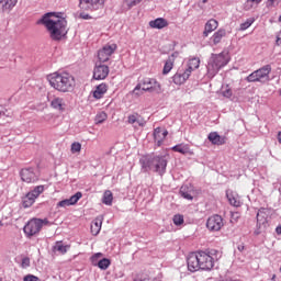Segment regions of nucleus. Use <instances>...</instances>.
I'll use <instances>...</instances> for the list:
<instances>
[{"mask_svg":"<svg viewBox=\"0 0 281 281\" xmlns=\"http://www.w3.org/2000/svg\"><path fill=\"white\" fill-rule=\"evenodd\" d=\"M44 225H49V221L47 218L41 220V218H33L27 222V224L24 226V234L32 238V236H36L43 229Z\"/></svg>","mask_w":281,"mask_h":281,"instance_id":"obj_4","label":"nucleus"},{"mask_svg":"<svg viewBox=\"0 0 281 281\" xmlns=\"http://www.w3.org/2000/svg\"><path fill=\"white\" fill-rule=\"evenodd\" d=\"M254 21H256L254 18H250L246 20L244 23L240 24V31L244 32V30H249L251 25H254Z\"/></svg>","mask_w":281,"mask_h":281,"instance_id":"obj_37","label":"nucleus"},{"mask_svg":"<svg viewBox=\"0 0 281 281\" xmlns=\"http://www.w3.org/2000/svg\"><path fill=\"white\" fill-rule=\"evenodd\" d=\"M269 3H271V5H273V3H276V0H268Z\"/></svg>","mask_w":281,"mask_h":281,"instance_id":"obj_54","label":"nucleus"},{"mask_svg":"<svg viewBox=\"0 0 281 281\" xmlns=\"http://www.w3.org/2000/svg\"><path fill=\"white\" fill-rule=\"evenodd\" d=\"M52 109L56 111H65V100L60 97H56L50 101Z\"/></svg>","mask_w":281,"mask_h":281,"instance_id":"obj_23","label":"nucleus"},{"mask_svg":"<svg viewBox=\"0 0 281 281\" xmlns=\"http://www.w3.org/2000/svg\"><path fill=\"white\" fill-rule=\"evenodd\" d=\"M134 281H143L142 279L139 278H135Z\"/></svg>","mask_w":281,"mask_h":281,"instance_id":"obj_56","label":"nucleus"},{"mask_svg":"<svg viewBox=\"0 0 281 281\" xmlns=\"http://www.w3.org/2000/svg\"><path fill=\"white\" fill-rule=\"evenodd\" d=\"M223 217L221 215H212L206 221V227L209 232H221L223 228Z\"/></svg>","mask_w":281,"mask_h":281,"instance_id":"obj_10","label":"nucleus"},{"mask_svg":"<svg viewBox=\"0 0 281 281\" xmlns=\"http://www.w3.org/2000/svg\"><path fill=\"white\" fill-rule=\"evenodd\" d=\"M132 5L139 3L142 0H128Z\"/></svg>","mask_w":281,"mask_h":281,"instance_id":"obj_51","label":"nucleus"},{"mask_svg":"<svg viewBox=\"0 0 281 281\" xmlns=\"http://www.w3.org/2000/svg\"><path fill=\"white\" fill-rule=\"evenodd\" d=\"M198 258L200 260V269L202 271H210L214 268V260H216V257L207 255L206 251H199Z\"/></svg>","mask_w":281,"mask_h":281,"instance_id":"obj_8","label":"nucleus"},{"mask_svg":"<svg viewBox=\"0 0 281 281\" xmlns=\"http://www.w3.org/2000/svg\"><path fill=\"white\" fill-rule=\"evenodd\" d=\"M35 201H36V200H35L30 193H27V194L22 199V206H23L24 209L32 207V205H34Z\"/></svg>","mask_w":281,"mask_h":281,"instance_id":"obj_28","label":"nucleus"},{"mask_svg":"<svg viewBox=\"0 0 281 281\" xmlns=\"http://www.w3.org/2000/svg\"><path fill=\"white\" fill-rule=\"evenodd\" d=\"M69 249V246L64 245L63 241H56L53 247V251H58L59 254H65Z\"/></svg>","mask_w":281,"mask_h":281,"instance_id":"obj_32","label":"nucleus"},{"mask_svg":"<svg viewBox=\"0 0 281 281\" xmlns=\"http://www.w3.org/2000/svg\"><path fill=\"white\" fill-rule=\"evenodd\" d=\"M280 41H281V38L277 37V45H280Z\"/></svg>","mask_w":281,"mask_h":281,"instance_id":"obj_55","label":"nucleus"},{"mask_svg":"<svg viewBox=\"0 0 281 281\" xmlns=\"http://www.w3.org/2000/svg\"><path fill=\"white\" fill-rule=\"evenodd\" d=\"M183 222H184L183 215H181V214H176V215L173 216V224H176L177 226L183 225Z\"/></svg>","mask_w":281,"mask_h":281,"instance_id":"obj_41","label":"nucleus"},{"mask_svg":"<svg viewBox=\"0 0 281 281\" xmlns=\"http://www.w3.org/2000/svg\"><path fill=\"white\" fill-rule=\"evenodd\" d=\"M207 139L214 146H223V144H225V142H226L225 136H221L216 132L210 133L209 136H207Z\"/></svg>","mask_w":281,"mask_h":281,"instance_id":"obj_16","label":"nucleus"},{"mask_svg":"<svg viewBox=\"0 0 281 281\" xmlns=\"http://www.w3.org/2000/svg\"><path fill=\"white\" fill-rule=\"evenodd\" d=\"M0 227H3V223H1V221H0Z\"/></svg>","mask_w":281,"mask_h":281,"instance_id":"obj_58","label":"nucleus"},{"mask_svg":"<svg viewBox=\"0 0 281 281\" xmlns=\"http://www.w3.org/2000/svg\"><path fill=\"white\" fill-rule=\"evenodd\" d=\"M172 67H175V54L169 56V58L165 63V66H164V69H162V74L165 76H166V74H170V71H172Z\"/></svg>","mask_w":281,"mask_h":281,"instance_id":"obj_25","label":"nucleus"},{"mask_svg":"<svg viewBox=\"0 0 281 281\" xmlns=\"http://www.w3.org/2000/svg\"><path fill=\"white\" fill-rule=\"evenodd\" d=\"M229 63V54L227 53H220L212 55L210 63L207 64V76L210 78H214L225 65Z\"/></svg>","mask_w":281,"mask_h":281,"instance_id":"obj_3","label":"nucleus"},{"mask_svg":"<svg viewBox=\"0 0 281 281\" xmlns=\"http://www.w3.org/2000/svg\"><path fill=\"white\" fill-rule=\"evenodd\" d=\"M149 26L155 30H164V27H168V21L164 18H158L149 22Z\"/></svg>","mask_w":281,"mask_h":281,"instance_id":"obj_21","label":"nucleus"},{"mask_svg":"<svg viewBox=\"0 0 281 281\" xmlns=\"http://www.w3.org/2000/svg\"><path fill=\"white\" fill-rule=\"evenodd\" d=\"M203 3H207V0H203Z\"/></svg>","mask_w":281,"mask_h":281,"instance_id":"obj_59","label":"nucleus"},{"mask_svg":"<svg viewBox=\"0 0 281 281\" xmlns=\"http://www.w3.org/2000/svg\"><path fill=\"white\" fill-rule=\"evenodd\" d=\"M82 150V145L78 142L71 144V153H80Z\"/></svg>","mask_w":281,"mask_h":281,"instance_id":"obj_43","label":"nucleus"},{"mask_svg":"<svg viewBox=\"0 0 281 281\" xmlns=\"http://www.w3.org/2000/svg\"><path fill=\"white\" fill-rule=\"evenodd\" d=\"M187 265H188V269H189V271H191V273L199 271V269H201V263L199 260V252L190 254L189 257L187 258Z\"/></svg>","mask_w":281,"mask_h":281,"instance_id":"obj_12","label":"nucleus"},{"mask_svg":"<svg viewBox=\"0 0 281 281\" xmlns=\"http://www.w3.org/2000/svg\"><path fill=\"white\" fill-rule=\"evenodd\" d=\"M147 166L150 170H154V172L164 175L166 172V166H168V160H166L164 156H155L147 160Z\"/></svg>","mask_w":281,"mask_h":281,"instance_id":"obj_5","label":"nucleus"},{"mask_svg":"<svg viewBox=\"0 0 281 281\" xmlns=\"http://www.w3.org/2000/svg\"><path fill=\"white\" fill-rule=\"evenodd\" d=\"M19 3V0H0V12H10Z\"/></svg>","mask_w":281,"mask_h":281,"instance_id":"obj_19","label":"nucleus"},{"mask_svg":"<svg viewBox=\"0 0 281 281\" xmlns=\"http://www.w3.org/2000/svg\"><path fill=\"white\" fill-rule=\"evenodd\" d=\"M226 196L234 207H240V201H238L234 195L229 194V191H226Z\"/></svg>","mask_w":281,"mask_h":281,"instance_id":"obj_36","label":"nucleus"},{"mask_svg":"<svg viewBox=\"0 0 281 281\" xmlns=\"http://www.w3.org/2000/svg\"><path fill=\"white\" fill-rule=\"evenodd\" d=\"M22 267L25 269L30 267V258L25 257L22 259Z\"/></svg>","mask_w":281,"mask_h":281,"instance_id":"obj_48","label":"nucleus"},{"mask_svg":"<svg viewBox=\"0 0 281 281\" xmlns=\"http://www.w3.org/2000/svg\"><path fill=\"white\" fill-rule=\"evenodd\" d=\"M149 91V93H161V85L155 79H144L142 83L137 85L134 91Z\"/></svg>","mask_w":281,"mask_h":281,"instance_id":"obj_6","label":"nucleus"},{"mask_svg":"<svg viewBox=\"0 0 281 281\" xmlns=\"http://www.w3.org/2000/svg\"><path fill=\"white\" fill-rule=\"evenodd\" d=\"M221 93H222L223 98H232V95H234L229 85H223L221 88Z\"/></svg>","mask_w":281,"mask_h":281,"instance_id":"obj_34","label":"nucleus"},{"mask_svg":"<svg viewBox=\"0 0 281 281\" xmlns=\"http://www.w3.org/2000/svg\"><path fill=\"white\" fill-rule=\"evenodd\" d=\"M80 199H82V193L77 192L75 195L70 196L68 200L71 205H76V203H78V201H80Z\"/></svg>","mask_w":281,"mask_h":281,"instance_id":"obj_38","label":"nucleus"},{"mask_svg":"<svg viewBox=\"0 0 281 281\" xmlns=\"http://www.w3.org/2000/svg\"><path fill=\"white\" fill-rule=\"evenodd\" d=\"M109 66L106 65H95L93 69V79L94 80H105V78L109 76Z\"/></svg>","mask_w":281,"mask_h":281,"instance_id":"obj_14","label":"nucleus"},{"mask_svg":"<svg viewBox=\"0 0 281 281\" xmlns=\"http://www.w3.org/2000/svg\"><path fill=\"white\" fill-rule=\"evenodd\" d=\"M100 258H102V252H97L91 257V262L93 265V267H98V260H100Z\"/></svg>","mask_w":281,"mask_h":281,"instance_id":"obj_42","label":"nucleus"},{"mask_svg":"<svg viewBox=\"0 0 281 281\" xmlns=\"http://www.w3.org/2000/svg\"><path fill=\"white\" fill-rule=\"evenodd\" d=\"M102 203H104V205H112L113 204V192H111L110 190H106L103 193Z\"/></svg>","mask_w":281,"mask_h":281,"instance_id":"obj_29","label":"nucleus"},{"mask_svg":"<svg viewBox=\"0 0 281 281\" xmlns=\"http://www.w3.org/2000/svg\"><path fill=\"white\" fill-rule=\"evenodd\" d=\"M128 124H134L135 126H146V121L142 115L135 113L127 117Z\"/></svg>","mask_w":281,"mask_h":281,"instance_id":"obj_20","label":"nucleus"},{"mask_svg":"<svg viewBox=\"0 0 281 281\" xmlns=\"http://www.w3.org/2000/svg\"><path fill=\"white\" fill-rule=\"evenodd\" d=\"M109 88L106 87V83H101L97 87V89L93 92V95L97 100H100L104 93H106V90Z\"/></svg>","mask_w":281,"mask_h":281,"instance_id":"obj_27","label":"nucleus"},{"mask_svg":"<svg viewBox=\"0 0 281 281\" xmlns=\"http://www.w3.org/2000/svg\"><path fill=\"white\" fill-rule=\"evenodd\" d=\"M172 150H175L176 153H180L181 155H188V153H190V147L188 145H176L172 147Z\"/></svg>","mask_w":281,"mask_h":281,"instance_id":"obj_30","label":"nucleus"},{"mask_svg":"<svg viewBox=\"0 0 281 281\" xmlns=\"http://www.w3.org/2000/svg\"><path fill=\"white\" fill-rule=\"evenodd\" d=\"M48 82L53 89L60 93H69L76 87V79L68 72H54L48 76Z\"/></svg>","mask_w":281,"mask_h":281,"instance_id":"obj_2","label":"nucleus"},{"mask_svg":"<svg viewBox=\"0 0 281 281\" xmlns=\"http://www.w3.org/2000/svg\"><path fill=\"white\" fill-rule=\"evenodd\" d=\"M23 281H41V279L34 274H26L23 278Z\"/></svg>","mask_w":281,"mask_h":281,"instance_id":"obj_46","label":"nucleus"},{"mask_svg":"<svg viewBox=\"0 0 281 281\" xmlns=\"http://www.w3.org/2000/svg\"><path fill=\"white\" fill-rule=\"evenodd\" d=\"M29 179H30V178H26V179H25V178H22V181H27Z\"/></svg>","mask_w":281,"mask_h":281,"instance_id":"obj_57","label":"nucleus"},{"mask_svg":"<svg viewBox=\"0 0 281 281\" xmlns=\"http://www.w3.org/2000/svg\"><path fill=\"white\" fill-rule=\"evenodd\" d=\"M226 35L227 32L225 31V29H220L218 31H216L211 37L213 45H218V43H221V41H223Z\"/></svg>","mask_w":281,"mask_h":281,"instance_id":"obj_22","label":"nucleus"},{"mask_svg":"<svg viewBox=\"0 0 281 281\" xmlns=\"http://www.w3.org/2000/svg\"><path fill=\"white\" fill-rule=\"evenodd\" d=\"M101 229H102V220L95 218L90 226V232L92 236H98Z\"/></svg>","mask_w":281,"mask_h":281,"instance_id":"obj_24","label":"nucleus"},{"mask_svg":"<svg viewBox=\"0 0 281 281\" xmlns=\"http://www.w3.org/2000/svg\"><path fill=\"white\" fill-rule=\"evenodd\" d=\"M104 5V0H79L80 10H98Z\"/></svg>","mask_w":281,"mask_h":281,"instance_id":"obj_13","label":"nucleus"},{"mask_svg":"<svg viewBox=\"0 0 281 281\" xmlns=\"http://www.w3.org/2000/svg\"><path fill=\"white\" fill-rule=\"evenodd\" d=\"M238 251H245V245L240 244L237 246Z\"/></svg>","mask_w":281,"mask_h":281,"instance_id":"obj_50","label":"nucleus"},{"mask_svg":"<svg viewBox=\"0 0 281 281\" xmlns=\"http://www.w3.org/2000/svg\"><path fill=\"white\" fill-rule=\"evenodd\" d=\"M44 191H45L44 186H37L31 192H29V194L36 200L38 199V196H41V194H43Z\"/></svg>","mask_w":281,"mask_h":281,"instance_id":"obj_31","label":"nucleus"},{"mask_svg":"<svg viewBox=\"0 0 281 281\" xmlns=\"http://www.w3.org/2000/svg\"><path fill=\"white\" fill-rule=\"evenodd\" d=\"M207 256H211L212 258H215V260H218L221 254L216 249H211L207 252Z\"/></svg>","mask_w":281,"mask_h":281,"instance_id":"obj_45","label":"nucleus"},{"mask_svg":"<svg viewBox=\"0 0 281 281\" xmlns=\"http://www.w3.org/2000/svg\"><path fill=\"white\" fill-rule=\"evenodd\" d=\"M279 144H281V132L278 134Z\"/></svg>","mask_w":281,"mask_h":281,"instance_id":"obj_53","label":"nucleus"},{"mask_svg":"<svg viewBox=\"0 0 281 281\" xmlns=\"http://www.w3.org/2000/svg\"><path fill=\"white\" fill-rule=\"evenodd\" d=\"M277 234L281 235V225L276 228Z\"/></svg>","mask_w":281,"mask_h":281,"instance_id":"obj_52","label":"nucleus"},{"mask_svg":"<svg viewBox=\"0 0 281 281\" xmlns=\"http://www.w3.org/2000/svg\"><path fill=\"white\" fill-rule=\"evenodd\" d=\"M276 276H273L272 280H274Z\"/></svg>","mask_w":281,"mask_h":281,"instance_id":"obj_60","label":"nucleus"},{"mask_svg":"<svg viewBox=\"0 0 281 281\" xmlns=\"http://www.w3.org/2000/svg\"><path fill=\"white\" fill-rule=\"evenodd\" d=\"M106 120V113L101 112L95 116V124H102V122H105Z\"/></svg>","mask_w":281,"mask_h":281,"instance_id":"obj_40","label":"nucleus"},{"mask_svg":"<svg viewBox=\"0 0 281 281\" xmlns=\"http://www.w3.org/2000/svg\"><path fill=\"white\" fill-rule=\"evenodd\" d=\"M276 276H273L272 280H274Z\"/></svg>","mask_w":281,"mask_h":281,"instance_id":"obj_61","label":"nucleus"},{"mask_svg":"<svg viewBox=\"0 0 281 281\" xmlns=\"http://www.w3.org/2000/svg\"><path fill=\"white\" fill-rule=\"evenodd\" d=\"M20 175L21 177H32V175H34V170H32V168L22 169Z\"/></svg>","mask_w":281,"mask_h":281,"instance_id":"obj_44","label":"nucleus"},{"mask_svg":"<svg viewBox=\"0 0 281 281\" xmlns=\"http://www.w3.org/2000/svg\"><path fill=\"white\" fill-rule=\"evenodd\" d=\"M97 267H99V269H101L102 271H106V269L111 267V260L108 258H103L98 261Z\"/></svg>","mask_w":281,"mask_h":281,"instance_id":"obj_33","label":"nucleus"},{"mask_svg":"<svg viewBox=\"0 0 281 281\" xmlns=\"http://www.w3.org/2000/svg\"><path fill=\"white\" fill-rule=\"evenodd\" d=\"M269 74H271V66H265L247 77L248 82H260L263 78H269Z\"/></svg>","mask_w":281,"mask_h":281,"instance_id":"obj_9","label":"nucleus"},{"mask_svg":"<svg viewBox=\"0 0 281 281\" xmlns=\"http://www.w3.org/2000/svg\"><path fill=\"white\" fill-rule=\"evenodd\" d=\"M58 207H69V205H72L71 202L69 201V199L63 200L60 202H58Z\"/></svg>","mask_w":281,"mask_h":281,"instance_id":"obj_47","label":"nucleus"},{"mask_svg":"<svg viewBox=\"0 0 281 281\" xmlns=\"http://www.w3.org/2000/svg\"><path fill=\"white\" fill-rule=\"evenodd\" d=\"M79 19H83L85 21H87V20L91 19V15H89L87 13H80Z\"/></svg>","mask_w":281,"mask_h":281,"instance_id":"obj_49","label":"nucleus"},{"mask_svg":"<svg viewBox=\"0 0 281 281\" xmlns=\"http://www.w3.org/2000/svg\"><path fill=\"white\" fill-rule=\"evenodd\" d=\"M115 49H117V45L115 44L103 46V48L98 53V59L101 63H106L109 58H111V55L115 53Z\"/></svg>","mask_w":281,"mask_h":281,"instance_id":"obj_11","label":"nucleus"},{"mask_svg":"<svg viewBox=\"0 0 281 281\" xmlns=\"http://www.w3.org/2000/svg\"><path fill=\"white\" fill-rule=\"evenodd\" d=\"M180 194L183 199H187V201H192V199H194L192 194H190V191H188V186H182L180 188Z\"/></svg>","mask_w":281,"mask_h":281,"instance_id":"obj_35","label":"nucleus"},{"mask_svg":"<svg viewBox=\"0 0 281 281\" xmlns=\"http://www.w3.org/2000/svg\"><path fill=\"white\" fill-rule=\"evenodd\" d=\"M217 29H218V21L214 19L209 20L204 26L203 36H210V34H212V32H214Z\"/></svg>","mask_w":281,"mask_h":281,"instance_id":"obj_18","label":"nucleus"},{"mask_svg":"<svg viewBox=\"0 0 281 281\" xmlns=\"http://www.w3.org/2000/svg\"><path fill=\"white\" fill-rule=\"evenodd\" d=\"M267 209L261 207L257 213V228L254 232L255 236H260V234L267 229Z\"/></svg>","mask_w":281,"mask_h":281,"instance_id":"obj_7","label":"nucleus"},{"mask_svg":"<svg viewBox=\"0 0 281 281\" xmlns=\"http://www.w3.org/2000/svg\"><path fill=\"white\" fill-rule=\"evenodd\" d=\"M190 78V71L184 70L183 72H177L173 75L172 80L176 85L181 87V85H184V82Z\"/></svg>","mask_w":281,"mask_h":281,"instance_id":"obj_17","label":"nucleus"},{"mask_svg":"<svg viewBox=\"0 0 281 281\" xmlns=\"http://www.w3.org/2000/svg\"><path fill=\"white\" fill-rule=\"evenodd\" d=\"M46 27L53 41H63L67 36V20L55 12H48L37 21Z\"/></svg>","mask_w":281,"mask_h":281,"instance_id":"obj_1","label":"nucleus"},{"mask_svg":"<svg viewBox=\"0 0 281 281\" xmlns=\"http://www.w3.org/2000/svg\"><path fill=\"white\" fill-rule=\"evenodd\" d=\"M200 65H201V59L193 57L189 60L188 68L186 69V71H189V74L191 75L192 71H194V69H199Z\"/></svg>","mask_w":281,"mask_h":281,"instance_id":"obj_26","label":"nucleus"},{"mask_svg":"<svg viewBox=\"0 0 281 281\" xmlns=\"http://www.w3.org/2000/svg\"><path fill=\"white\" fill-rule=\"evenodd\" d=\"M262 0H247L244 4V10H251L254 8V3H260Z\"/></svg>","mask_w":281,"mask_h":281,"instance_id":"obj_39","label":"nucleus"},{"mask_svg":"<svg viewBox=\"0 0 281 281\" xmlns=\"http://www.w3.org/2000/svg\"><path fill=\"white\" fill-rule=\"evenodd\" d=\"M154 139L157 143V146H161V144H164V139H166V137H168V132L161 131V127H156L154 130Z\"/></svg>","mask_w":281,"mask_h":281,"instance_id":"obj_15","label":"nucleus"}]
</instances>
